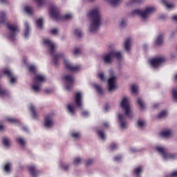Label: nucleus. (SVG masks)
<instances>
[{"instance_id":"7","label":"nucleus","mask_w":177,"mask_h":177,"mask_svg":"<svg viewBox=\"0 0 177 177\" xmlns=\"http://www.w3.org/2000/svg\"><path fill=\"white\" fill-rule=\"evenodd\" d=\"M156 150L160 153L161 155H162V158L165 160H168V159H175L176 156L174 153H167V150L165 148L162 147H156Z\"/></svg>"},{"instance_id":"63","label":"nucleus","mask_w":177,"mask_h":177,"mask_svg":"<svg viewBox=\"0 0 177 177\" xmlns=\"http://www.w3.org/2000/svg\"><path fill=\"white\" fill-rule=\"evenodd\" d=\"M172 19L174 20V21H177V15H174V16L172 17Z\"/></svg>"},{"instance_id":"52","label":"nucleus","mask_w":177,"mask_h":177,"mask_svg":"<svg viewBox=\"0 0 177 177\" xmlns=\"http://www.w3.org/2000/svg\"><path fill=\"white\" fill-rule=\"evenodd\" d=\"M81 53V50L78 48H75L74 51H73V54L77 56V55H80Z\"/></svg>"},{"instance_id":"1","label":"nucleus","mask_w":177,"mask_h":177,"mask_svg":"<svg viewBox=\"0 0 177 177\" xmlns=\"http://www.w3.org/2000/svg\"><path fill=\"white\" fill-rule=\"evenodd\" d=\"M88 16L91 19L90 30L92 32H95L98 29L101 23V15L99 9L95 8L91 10L88 13Z\"/></svg>"},{"instance_id":"28","label":"nucleus","mask_w":177,"mask_h":177,"mask_svg":"<svg viewBox=\"0 0 177 177\" xmlns=\"http://www.w3.org/2000/svg\"><path fill=\"white\" fill-rule=\"evenodd\" d=\"M24 26L26 28L25 32H24V37H28L29 32H30L29 24L27 22H26L24 24Z\"/></svg>"},{"instance_id":"60","label":"nucleus","mask_w":177,"mask_h":177,"mask_svg":"<svg viewBox=\"0 0 177 177\" xmlns=\"http://www.w3.org/2000/svg\"><path fill=\"white\" fill-rule=\"evenodd\" d=\"M120 25L121 27H124V26H126L127 24L124 20H122Z\"/></svg>"},{"instance_id":"33","label":"nucleus","mask_w":177,"mask_h":177,"mask_svg":"<svg viewBox=\"0 0 177 177\" xmlns=\"http://www.w3.org/2000/svg\"><path fill=\"white\" fill-rule=\"evenodd\" d=\"M6 121L10 123H14V124L19 123V120L13 118H7Z\"/></svg>"},{"instance_id":"15","label":"nucleus","mask_w":177,"mask_h":177,"mask_svg":"<svg viewBox=\"0 0 177 177\" xmlns=\"http://www.w3.org/2000/svg\"><path fill=\"white\" fill-rule=\"evenodd\" d=\"M119 121L120 122V127L122 129H124L127 128L126 124V117L124 115L120 114L118 115Z\"/></svg>"},{"instance_id":"4","label":"nucleus","mask_w":177,"mask_h":177,"mask_svg":"<svg viewBox=\"0 0 177 177\" xmlns=\"http://www.w3.org/2000/svg\"><path fill=\"white\" fill-rule=\"evenodd\" d=\"M117 59L118 60H120L122 57V54L120 52L111 51L108 54H106L104 57V63L110 64L112 60L114 59Z\"/></svg>"},{"instance_id":"2","label":"nucleus","mask_w":177,"mask_h":177,"mask_svg":"<svg viewBox=\"0 0 177 177\" xmlns=\"http://www.w3.org/2000/svg\"><path fill=\"white\" fill-rule=\"evenodd\" d=\"M50 16L55 20H70L72 19L71 14H67L64 16H62L59 14V9L54 5L51 6L49 11Z\"/></svg>"},{"instance_id":"56","label":"nucleus","mask_w":177,"mask_h":177,"mask_svg":"<svg viewBox=\"0 0 177 177\" xmlns=\"http://www.w3.org/2000/svg\"><path fill=\"white\" fill-rule=\"evenodd\" d=\"M169 177H177V171L172 172Z\"/></svg>"},{"instance_id":"10","label":"nucleus","mask_w":177,"mask_h":177,"mask_svg":"<svg viewBox=\"0 0 177 177\" xmlns=\"http://www.w3.org/2000/svg\"><path fill=\"white\" fill-rule=\"evenodd\" d=\"M64 66L68 71H71V73H75L76 71H80V66H74L70 64L67 60H64Z\"/></svg>"},{"instance_id":"24","label":"nucleus","mask_w":177,"mask_h":177,"mask_svg":"<svg viewBox=\"0 0 177 177\" xmlns=\"http://www.w3.org/2000/svg\"><path fill=\"white\" fill-rule=\"evenodd\" d=\"M15 141L17 144L20 145L21 147H24L26 145V141L21 137H18L15 139Z\"/></svg>"},{"instance_id":"38","label":"nucleus","mask_w":177,"mask_h":177,"mask_svg":"<svg viewBox=\"0 0 177 177\" xmlns=\"http://www.w3.org/2000/svg\"><path fill=\"white\" fill-rule=\"evenodd\" d=\"M95 88L97 92L99 93L100 95H102L103 91H102V88L100 85L95 84Z\"/></svg>"},{"instance_id":"14","label":"nucleus","mask_w":177,"mask_h":177,"mask_svg":"<svg viewBox=\"0 0 177 177\" xmlns=\"http://www.w3.org/2000/svg\"><path fill=\"white\" fill-rule=\"evenodd\" d=\"M3 74H5V75H6L8 77V78H10V83L11 84H15L16 82V77H13V75L12 73V72L8 70H4L3 71Z\"/></svg>"},{"instance_id":"64","label":"nucleus","mask_w":177,"mask_h":177,"mask_svg":"<svg viewBox=\"0 0 177 177\" xmlns=\"http://www.w3.org/2000/svg\"><path fill=\"white\" fill-rule=\"evenodd\" d=\"M45 91H46V93H50L51 92V90L48 88Z\"/></svg>"},{"instance_id":"53","label":"nucleus","mask_w":177,"mask_h":177,"mask_svg":"<svg viewBox=\"0 0 177 177\" xmlns=\"http://www.w3.org/2000/svg\"><path fill=\"white\" fill-rule=\"evenodd\" d=\"M99 78L101 80V81H106L104 75L103 73H100L98 75Z\"/></svg>"},{"instance_id":"13","label":"nucleus","mask_w":177,"mask_h":177,"mask_svg":"<svg viewBox=\"0 0 177 177\" xmlns=\"http://www.w3.org/2000/svg\"><path fill=\"white\" fill-rule=\"evenodd\" d=\"M115 77H111L108 80V84H109V91H114L115 89L116 86H115Z\"/></svg>"},{"instance_id":"20","label":"nucleus","mask_w":177,"mask_h":177,"mask_svg":"<svg viewBox=\"0 0 177 177\" xmlns=\"http://www.w3.org/2000/svg\"><path fill=\"white\" fill-rule=\"evenodd\" d=\"M59 59H64V55L63 54H57L54 56L53 61L55 63V66H58Z\"/></svg>"},{"instance_id":"43","label":"nucleus","mask_w":177,"mask_h":177,"mask_svg":"<svg viewBox=\"0 0 177 177\" xmlns=\"http://www.w3.org/2000/svg\"><path fill=\"white\" fill-rule=\"evenodd\" d=\"M110 149L111 151H115V150L118 149V145L115 143H111L110 145Z\"/></svg>"},{"instance_id":"25","label":"nucleus","mask_w":177,"mask_h":177,"mask_svg":"<svg viewBox=\"0 0 177 177\" xmlns=\"http://www.w3.org/2000/svg\"><path fill=\"white\" fill-rule=\"evenodd\" d=\"M8 95H9V93L7 90L0 87V97H8Z\"/></svg>"},{"instance_id":"50","label":"nucleus","mask_w":177,"mask_h":177,"mask_svg":"<svg viewBox=\"0 0 177 177\" xmlns=\"http://www.w3.org/2000/svg\"><path fill=\"white\" fill-rule=\"evenodd\" d=\"M138 126L140 128H142L145 126V122L144 121H142V120H138Z\"/></svg>"},{"instance_id":"26","label":"nucleus","mask_w":177,"mask_h":177,"mask_svg":"<svg viewBox=\"0 0 177 177\" xmlns=\"http://www.w3.org/2000/svg\"><path fill=\"white\" fill-rule=\"evenodd\" d=\"M6 20V13L4 12H0V24H5Z\"/></svg>"},{"instance_id":"18","label":"nucleus","mask_w":177,"mask_h":177,"mask_svg":"<svg viewBox=\"0 0 177 177\" xmlns=\"http://www.w3.org/2000/svg\"><path fill=\"white\" fill-rule=\"evenodd\" d=\"M45 81V77L41 75H38L34 77V82L35 84H40V82H44Z\"/></svg>"},{"instance_id":"19","label":"nucleus","mask_w":177,"mask_h":177,"mask_svg":"<svg viewBox=\"0 0 177 177\" xmlns=\"http://www.w3.org/2000/svg\"><path fill=\"white\" fill-rule=\"evenodd\" d=\"M160 136L162 138H167L171 136V132L170 130L164 131L160 132Z\"/></svg>"},{"instance_id":"58","label":"nucleus","mask_w":177,"mask_h":177,"mask_svg":"<svg viewBox=\"0 0 177 177\" xmlns=\"http://www.w3.org/2000/svg\"><path fill=\"white\" fill-rule=\"evenodd\" d=\"M50 33H52L53 35H55L57 33V30L56 28L51 29Z\"/></svg>"},{"instance_id":"57","label":"nucleus","mask_w":177,"mask_h":177,"mask_svg":"<svg viewBox=\"0 0 177 177\" xmlns=\"http://www.w3.org/2000/svg\"><path fill=\"white\" fill-rule=\"evenodd\" d=\"M93 160L92 159H89L87 160V162H86V166H89L93 163Z\"/></svg>"},{"instance_id":"5","label":"nucleus","mask_w":177,"mask_h":177,"mask_svg":"<svg viewBox=\"0 0 177 177\" xmlns=\"http://www.w3.org/2000/svg\"><path fill=\"white\" fill-rule=\"evenodd\" d=\"M155 8L149 7L145 9V10L142 11L140 10L136 9L131 12V15H140L143 19H146L148 15L155 11Z\"/></svg>"},{"instance_id":"23","label":"nucleus","mask_w":177,"mask_h":177,"mask_svg":"<svg viewBox=\"0 0 177 177\" xmlns=\"http://www.w3.org/2000/svg\"><path fill=\"white\" fill-rule=\"evenodd\" d=\"M164 42V37L162 35H160L156 41V45H162Z\"/></svg>"},{"instance_id":"47","label":"nucleus","mask_w":177,"mask_h":177,"mask_svg":"<svg viewBox=\"0 0 177 177\" xmlns=\"http://www.w3.org/2000/svg\"><path fill=\"white\" fill-rule=\"evenodd\" d=\"M131 91L133 93H136L138 92V86L136 84H133L131 86Z\"/></svg>"},{"instance_id":"48","label":"nucleus","mask_w":177,"mask_h":177,"mask_svg":"<svg viewBox=\"0 0 177 177\" xmlns=\"http://www.w3.org/2000/svg\"><path fill=\"white\" fill-rule=\"evenodd\" d=\"M35 1L39 7L42 6L44 4V0H33Z\"/></svg>"},{"instance_id":"9","label":"nucleus","mask_w":177,"mask_h":177,"mask_svg":"<svg viewBox=\"0 0 177 177\" xmlns=\"http://www.w3.org/2000/svg\"><path fill=\"white\" fill-rule=\"evenodd\" d=\"M55 124L53 118V115L49 114L46 115L45 118H44V126L46 128L48 129H50L52 128Z\"/></svg>"},{"instance_id":"49","label":"nucleus","mask_w":177,"mask_h":177,"mask_svg":"<svg viewBox=\"0 0 177 177\" xmlns=\"http://www.w3.org/2000/svg\"><path fill=\"white\" fill-rule=\"evenodd\" d=\"M71 136H72V138L77 140L80 138V133H73L71 134Z\"/></svg>"},{"instance_id":"62","label":"nucleus","mask_w":177,"mask_h":177,"mask_svg":"<svg viewBox=\"0 0 177 177\" xmlns=\"http://www.w3.org/2000/svg\"><path fill=\"white\" fill-rule=\"evenodd\" d=\"M104 127H106V128H108L109 127V124L107 122H104Z\"/></svg>"},{"instance_id":"37","label":"nucleus","mask_w":177,"mask_h":177,"mask_svg":"<svg viewBox=\"0 0 177 177\" xmlns=\"http://www.w3.org/2000/svg\"><path fill=\"white\" fill-rule=\"evenodd\" d=\"M121 1H122V0H111V1H110V3H111V4L113 6L115 7V6H117Z\"/></svg>"},{"instance_id":"41","label":"nucleus","mask_w":177,"mask_h":177,"mask_svg":"<svg viewBox=\"0 0 177 177\" xmlns=\"http://www.w3.org/2000/svg\"><path fill=\"white\" fill-rule=\"evenodd\" d=\"M4 170L6 173H10V163H7L4 166Z\"/></svg>"},{"instance_id":"55","label":"nucleus","mask_w":177,"mask_h":177,"mask_svg":"<svg viewBox=\"0 0 177 177\" xmlns=\"http://www.w3.org/2000/svg\"><path fill=\"white\" fill-rule=\"evenodd\" d=\"M143 1V0H131V3H140Z\"/></svg>"},{"instance_id":"6","label":"nucleus","mask_w":177,"mask_h":177,"mask_svg":"<svg viewBox=\"0 0 177 177\" xmlns=\"http://www.w3.org/2000/svg\"><path fill=\"white\" fill-rule=\"evenodd\" d=\"M120 106L124 111H125L126 116H127L129 118L132 117V113L131 111L129 102L127 97H124L122 99V101L120 104Z\"/></svg>"},{"instance_id":"35","label":"nucleus","mask_w":177,"mask_h":177,"mask_svg":"<svg viewBox=\"0 0 177 177\" xmlns=\"http://www.w3.org/2000/svg\"><path fill=\"white\" fill-rule=\"evenodd\" d=\"M167 115V111L164 110L160 113V114L158 115V118L162 119L165 118Z\"/></svg>"},{"instance_id":"12","label":"nucleus","mask_w":177,"mask_h":177,"mask_svg":"<svg viewBox=\"0 0 177 177\" xmlns=\"http://www.w3.org/2000/svg\"><path fill=\"white\" fill-rule=\"evenodd\" d=\"M165 61L164 57H156L151 60V64L152 67H154L156 68V67H158L161 63H164Z\"/></svg>"},{"instance_id":"3","label":"nucleus","mask_w":177,"mask_h":177,"mask_svg":"<svg viewBox=\"0 0 177 177\" xmlns=\"http://www.w3.org/2000/svg\"><path fill=\"white\" fill-rule=\"evenodd\" d=\"M6 26L10 30L8 39H10V41H15V37L17 36V33L19 32V27L16 24H7Z\"/></svg>"},{"instance_id":"51","label":"nucleus","mask_w":177,"mask_h":177,"mask_svg":"<svg viewBox=\"0 0 177 177\" xmlns=\"http://www.w3.org/2000/svg\"><path fill=\"white\" fill-rule=\"evenodd\" d=\"M172 95H173V98L177 101V89L174 88L173 90V93H172Z\"/></svg>"},{"instance_id":"21","label":"nucleus","mask_w":177,"mask_h":177,"mask_svg":"<svg viewBox=\"0 0 177 177\" xmlns=\"http://www.w3.org/2000/svg\"><path fill=\"white\" fill-rule=\"evenodd\" d=\"M30 111L32 114V118L35 119V120L38 119V115L36 113L35 108L33 105L30 106Z\"/></svg>"},{"instance_id":"29","label":"nucleus","mask_w":177,"mask_h":177,"mask_svg":"<svg viewBox=\"0 0 177 177\" xmlns=\"http://www.w3.org/2000/svg\"><path fill=\"white\" fill-rule=\"evenodd\" d=\"M138 104L139 105V107L142 109V110H145V105L144 104V102L142 101V100L141 98H138L137 100Z\"/></svg>"},{"instance_id":"11","label":"nucleus","mask_w":177,"mask_h":177,"mask_svg":"<svg viewBox=\"0 0 177 177\" xmlns=\"http://www.w3.org/2000/svg\"><path fill=\"white\" fill-rule=\"evenodd\" d=\"M44 45H46L48 48H50V56H53L55 52V45L54 43H53L49 39H45L44 40Z\"/></svg>"},{"instance_id":"16","label":"nucleus","mask_w":177,"mask_h":177,"mask_svg":"<svg viewBox=\"0 0 177 177\" xmlns=\"http://www.w3.org/2000/svg\"><path fill=\"white\" fill-rule=\"evenodd\" d=\"M82 93H79V92L76 93H75V102L76 105L78 107L82 106Z\"/></svg>"},{"instance_id":"34","label":"nucleus","mask_w":177,"mask_h":177,"mask_svg":"<svg viewBox=\"0 0 177 177\" xmlns=\"http://www.w3.org/2000/svg\"><path fill=\"white\" fill-rule=\"evenodd\" d=\"M97 135L102 140H104L106 137L103 131H97Z\"/></svg>"},{"instance_id":"59","label":"nucleus","mask_w":177,"mask_h":177,"mask_svg":"<svg viewBox=\"0 0 177 177\" xmlns=\"http://www.w3.org/2000/svg\"><path fill=\"white\" fill-rule=\"evenodd\" d=\"M82 115H83L84 117H88V111H84L82 113Z\"/></svg>"},{"instance_id":"45","label":"nucleus","mask_w":177,"mask_h":177,"mask_svg":"<svg viewBox=\"0 0 177 177\" xmlns=\"http://www.w3.org/2000/svg\"><path fill=\"white\" fill-rule=\"evenodd\" d=\"M74 33L78 37H81L82 35V32L79 29H75V31H74Z\"/></svg>"},{"instance_id":"17","label":"nucleus","mask_w":177,"mask_h":177,"mask_svg":"<svg viewBox=\"0 0 177 177\" xmlns=\"http://www.w3.org/2000/svg\"><path fill=\"white\" fill-rule=\"evenodd\" d=\"M28 171L31 174L32 177H37L39 171L37 170L35 166L32 165L28 167Z\"/></svg>"},{"instance_id":"44","label":"nucleus","mask_w":177,"mask_h":177,"mask_svg":"<svg viewBox=\"0 0 177 177\" xmlns=\"http://www.w3.org/2000/svg\"><path fill=\"white\" fill-rule=\"evenodd\" d=\"M82 162V159L80 157L75 158V160H73V164L75 165H77L80 164Z\"/></svg>"},{"instance_id":"36","label":"nucleus","mask_w":177,"mask_h":177,"mask_svg":"<svg viewBox=\"0 0 177 177\" xmlns=\"http://www.w3.org/2000/svg\"><path fill=\"white\" fill-rule=\"evenodd\" d=\"M36 24L38 28H41L43 26V19H39L36 21Z\"/></svg>"},{"instance_id":"30","label":"nucleus","mask_w":177,"mask_h":177,"mask_svg":"<svg viewBox=\"0 0 177 177\" xmlns=\"http://www.w3.org/2000/svg\"><path fill=\"white\" fill-rule=\"evenodd\" d=\"M40 86H41L40 83H35V84L32 86V88L33 91H35V92H39Z\"/></svg>"},{"instance_id":"61","label":"nucleus","mask_w":177,"mask_h":177,"mask_svg":"<svg viewBox=\"0 0 177 177\" xmlns=\"http://www.w3.org/2000/svg\"><path fill=\"white\" fill-rule=\"evenodd\" d=\"M0 3L4 4V3H7V1L6 0H0Z\"/></svg>"},{"instance_id":"46","label":"nucleus","mask_w":177,"mask_h":177,"mask_svg":"<svg viewBox=\"0 0 177 177\" xmlns=\"http://www.w3.org/2000/svg\"><path fill=\"white\" fill-rule=\"evenodd\" d=\"M24 10L29 15H32V8L31 7H29V6H26L25 8H24Z\"/></svg>"},{"instance_id":"42","label":"nucleus","mask_w":177,"mask_h":177,"mask_svg":"<svg viewBox=\"0 0 177 177\" xmlns=\"http://www.w3.org/2000/svg\"><path fill=\"white\" fill-rule=\"evenodd\" d=\"M60 166L65 171H67L68 169V168H69V165H66V164H65L64 162H61Z\"/></svg>"},{"instance_id":"40","label":"nucleus","mask_w":177,"mask_h":177,"mask_svg":"<svg viewBox=\"0 0 177 177\" xmlns=\"http://www.w3.org/2000/svg\"><path fill=\"white\" fill-rule=\"evenodd\" d=\"M28 70H29L30 73H31L32 74H35V73H36V68L32 65L28 66Z\"/></svg>"},{"instance_id":"27","label":"nucleus","mask_w":177,"mask_h":177,"mask_svg":"<svg viewBox=\"0 0 177 177\" xmlns=\"http://www.w3.org/2000/svg\"><path fill=\"white\" fill-rule=\"evenodd\" d=\"M142 172V167H138L135 168L133 170V174H135L137 176V177H140V174Z\"/></svg>"},{"instance_id":"39","label":"nucleus","mask_w":177,"mask_h":177,"mask_svg":"<svg viewBox=\"0 0 177 177\" xmlns=\"http://www.w3.org/2000/svg\"><path fill=\"white\" fill-rule=\"evenodd\" d=\"M162 3L167 8H171L174 7V5L171 3H168L166 0H162Z\"/></svg>"},{"instance_id":"54","label":"nucleus","mask_w":177,"mask_h":177,"mask_svg":"<svg viewBox=\"0 0 177 177\" xmlns=\"http://www.w3.org/2000/svg\"><path fill=\"white\" fill-rule=\"evenodd\" d=\"M122 159V156H116L114 157V160L116 162L120 161Z\"/></svg>"},{"instance_id":"31","label":"nucleus","mask_w":177,"mask_h":177,"mask_svg":"<svg viewBox=\"0 0 177 177\" xmlns=\"http://www.w3.org/2000/svg\"><path fill=\"white\" fill-rule=\"evenodd\" d=\"M2 142H3V145L6 147H9L10 146V140L8 138L6 137H4L3 138V140H2Z\"/></svg>"},{"instance_id":"22","label":"nucleus","mask_w":177,"mask_h":177,"mask_svg":"<svg viewBox=\"0 0 177 177\" xmlns=\"http://www.w3.org/2000/svg\"><path fill=\"white\" fill-rule=\"evenodd\" d=\"M124 48L127 52H129L131 49V39L128 38L124 43Z\"/></svg>"},{"instance_id":"32","label":"nucleus","mask_w":177,"mask_h":177,"mask_svg":"<svg viewBox=\"0 0 177 177\" xmlns=\"http://www.w3.org/2000/svg\"><path fill=\"white\" fill-rule=\"evenodd\" d=\"M67 109L71 115L75 114V109H74L73 106H72L71 104H68Z\"/></svg>"},{"instance_id":"8","label":"nucleus","mask_w":177,"mask_h":177,"mask_svg":"<svg viewBox=\"0 0 177 177\" xmlns=\"http://www.w3.org/2000/svg\"><path fill=\"white\" fill-rule=\"evenodd\" d=\"M64 80L66 82V91H71V89L73 88V84H74V77L70 75H66L64 77Z\"/></svg>"}]
</instances>
